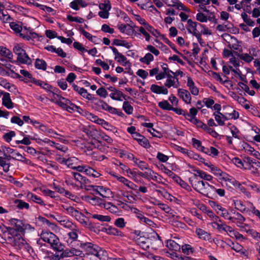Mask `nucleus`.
<instances>
[{
  "mask_svg": "<svg viewBox=\"0 0 260 260\" xmlns=\"http://www.w3.org/2000/svg\"><path fill=\"white\" fill-rule=\"evenodd\" d=\"M9 224L12 227L6 226L3 224V233L8 235L7 239L13 245H20L24 242V222L22 220L16 218L9 220Z\"/></svg>",
  "mask_w": 260,
  "mask_h": 260,
  "instance_id": "1",
  "label": "nucleus"
},
{
  "mask_svg": "<svg viewBox=\"0 0 260 260\" xmlns=\"http://www.w3.org/2000/svg\"><path fill=\"white\" fill-rule=\"evenodd\" d=\"M41 239L50 245V247L53 250L61 252L64 249V246L60 242L58 237L52 232H42L41 234Z\"/></svg>",
  "mask_w": 260,
  "mask_h": 260,
  "instance_id": "2",
  "label": "nucleus"
},
{
  "mask_svg": "<svg viewBox=\"0 0 260 260\" xmlns=\"http://www.w3.org/2000/svg\"><path fill=\"white\" fill-rule=\"evenodd\" d=\"M54 103L63 110L69 112L71 113L73 111H76L81 115H84V110L80 106L76 105L74 103H72L71 105H67V104H64V102L61 101H55Z\"/></svg>",
  "mask_w": 260,
  "mask_h": 260,
  "instance_id": "3",
  "label": "nucleus"
},
{
  "mask_svg": "<svg viewBox=\"0 0 260 260\" xmlns=\"http://www.w3.org/2000/svg\"><path fill=\"white\" fill-rule=\"evenodd\" d=\"M80 247L83 249L87 254L95 255L99 246L90 242L80 243Z\"/></svg>",
  "mask_w": 260,
  "mask_h": 260,
  "instance_id": "4",
  "label": "nucleus"
},
{
  "mask_svg": "<svg viewBox=\"0 0 260 260\" xmlns=\"http://www.w3.org/2000/svg\"><path fill=\"white\" fill-rule=\"evenodd\" d=\"M137 174H138L139 176L143 177L147 180L152 179L153 181H158V178L159 180H161L162 179V177L161 176L158 175L151 169H149L148 172H137Z\"/></svg>",
  "mask_w": 260,
  "mask_h": 260,
  "instance_id": "5",
  "label": "nucleus"
},
{
  "mask_svg": "<svg viewBox=\"0 0 260 260\" xmlns=\"http://www.w3.org/2000/svg\"><path fill=\"white\" fill-rule=\"evenodd\" d=\"M109 48L112 50L115 55L114 59L120 63L123 66H126L127 64H131V62L127 60L126 57L122 53L118 52V50L114 47L110 46Z\"/></svg>",
  "mask_w": 260,
  "mask_h": 260,
  "instance_id": "6",
  "label": "nucleus"
},
{
  "mask_svg": "<svg viewBox=\"0 0 260 260\" xmlns=\"http://www.w3.org/2000/svg\"><path fill=\"white\" fill-rule=\"evenodd\" d=\"M114 177L117 178V180L119 182L123 183L126 186L132 189V190L135 191L136 193H138V185L134 183L133 182L128 180L126 178L124 177L121 176H118L116 174L112 175Z\"/></svg>",
  "mask_w": 260,
  "mask_h": 260,
  "instance_id": "7",
  "label": "nucleus"
},
{
  "mask_svg": "<svg viewBox=\"0 0 260 260\" xmlns=\"http://www.w3.org/2000/svg\"><path fill=\"white\" fill-rule=\"evenodd\" d=\"M148 239H150L151 240L154 241L151 243V245L155 249L161 247L163 245L161 237L156 232L151 233L150 236L148 237Z\"/></svg>",
  "mask_w": 260,
  "mask_h": 260,
  "instance_id": "8",
  "label": "nucleus"
},
{
  "mask_svg": "<svg viewBox=\"0 0 260 260\" xmlns=\"http://www.w3.org/2000/svg\"><path fill=\"white\" fill-rule=\"evenodd\" d=\"M75 218L81 223L90 229L91 231L95 232V227L93 224L89 220L85 219L86 217L83 213L79 212V215H78V216H75Z\"/></svg>",
  "mask_w": 260,
  "mask_h": 260,
  "instance_id": "9",
  "label": "nucleus"
},
{
  "mask_svg": "<svg viewBox=\"0 0 260 260\" xmlns=\"http://www.w3.org/2000/svg\"><path fill=\"white\" fill-rule=\"evenodd\" d=\"M178 95L186 104H190L191 96L190 92L186 89L179 88L177 90Z\"/></svg>",
  "mask_w": 260,
  "mask_h": 260,
  "instance_id": "10",
  "label": "nucleus"
},
{
  "mask_svg": "<svg viewBox=\"0 0 260 260\" xmlns=\"http://www.w3.org/2000/svg\"><path fill=\"white\" fill-rule=\"evenodd\" d=\"M3 94L2 98V105L8 109H11L14 107V103L12 102L10 93L6 92H1Z\"/></svg>",
  "mask_w": 260,
  "mask_h": 260,
  "instance_id": "11",
  "label": "nucleus"
},
{
  "mask_svg": "<svg viewBox=\"0 0 260 260\" xmlns=\"http://www.w3.org/2000/svg\"><path fill=\"white\" fill-rule=\"evenodd\" d=\"M161 38L165 43L168 44L174 51L175 53L180 55L182 57L186 60L189 64H191V62L189 61L188 58L181 53L176 48L175 45L172 42H171L168 38L165 37L164 35H161Z\"/></svg>",
  "mask_w": 260,
  "mask_h": 260,
  "instance_id": "12",
  "label": "nucleus"
},
{
  "mask_svg": "<svg viewBox=\"0 0 260 260\" xmlns=\"http://www.w3.org/2000/svg\"><path fill=\"white\" fill-rule=\"evenodd\" d=\"M150 90L152 92L156 94L166 95L168 93V90L167 88L156 84H152L150 86Z\"/></svg>",
  "mask_w": 260,
  "mask_h": 260,
  "instance_id": "13",
  "label": "nucleus"
},
{
  "mask_svg": "<svg viewBox=\"0 0 260 260\" xmlns=\"http://www.w3.org/2000/svg\"><path fill=\"white\" fill-rule=\"evenodd\" d=\"M189 167L190 168L192 169L193 172L197 173L198 177H200L201 178L209 181H211L212 180L213 177L211 175L207 174L203 171L196 169L191 166H189Z\"/></svg>",
  "mask_w": 260,
  "mask_h": 260,
  "instance_id": "14",
  "label": "nucleus"
},
{
  "mask_svg": "<svg viewBox=\"0 0 260 260\" xmlns=\"http://www.w3.org/2000/svg\"><path fill=\"white\" fill-rule=\"evenodd\" d=\"M196 233L200 239L209 242L211 241L212 238L211 234L205 230L201 228H197L196 230Z\"/></svg>",
  "mask_w": 260,
  "mask_h": 260,
  "instance_id": "15",
  "label": "nucleus"
},
{
  "mask_svg": "<svg viewBox=\"0 0 260 260\" xmlns=\"http://www.w3.org/2000/svg\"><path fill=\"white\" fill-rule=\"evenodd\" d=\"M187 86L192 94L197 95L199 94V90L198 88L195 86V84L192 79L190 77H188L187 79Z\"/></svg>",
  "mask_w": 260,
  "mask_h": 260,
  "instance_id": "16",
  "label": "nucleus"
},
{
  "mask_svg": "<svg viewBox=\"0 0 260 260\" xmlns=\"http://www.w3.org/2000/svg\"><path fill=\"white\" fill-rule=\"evenodd\" d=\"M89 187L92 188L93 190L95 191L97 194H99L103 198H106V196L104 195L107 191H110V189L104 187L103 186H96L90 185L88 186Z\"/></svg>",
  "mask_w": 260,
  "mask_h": 260,
  "instance_id": "17",
  "label": "nucleus"
},
{
  "mask_svg": "<svg viewBox=\"0 0 260 260\" xmlns=\"http://www.w3.org/2000/svg\"><path fill=\"white\" fill-rule=\"evenodd\" d=\"M57 221L59 222L60 225L63 227L71 230H73L75 227L72 221L65 218L59 217V220H57Z\"/></svg>",
  "mask_w": 260,
  "mask_h": 260,
  "instance_id": "18",
  "label": "nucleus"
},
{
  "mask_svg": "<svg viewBox=\"0 0 260 260\" xmlns=\"http://www.w3.org/2000/svg\"><path fill=\"white\" fill-rule=\"evenodd\" d=\"M32 83L35 84V85L37 86H39L42 88L45 89L46 91L49 92L50 90L52 88V86L45 83V82L40 80H37L36 79H34L32 80Z\"/></svg>",
  "mask_w": 260,
  "mask_h": 260,
  "instance_id": "19",
  "label": "nucleus"
},
{
  "mask_svg": "<svg viewBox=\"0 0 260 260\" xmlns=\"http://www.w3.org/2000/svg\"><path fill=\"white\" fill-rule=\"evenodd\" d=\"M198 23L197 22L193 21L191 19H189L187 20V25L186 26V28L188 32L190 34L193 35L194 32H198L197 29V27Z\"/></svg>",
  "mask_w": 260,
  "mask_h": 260,
  "instance_id": "20",
  "label": "nucleus"
},
{
  "mask_svg": "<svg viewBox=\"0 0 260 260\" xmlns=\"http://www.w3.org/2000/svg\"><path fill=\"white\" fill-rule=\"evenodd\" d=\"M0 54L2 56L8 58L9 61L12 63H15V61L12 60L13 54L10 50L3 46L0 47Z\"/></svg>",
  "mask_w": 260,
  "mask_h": 260,
  "instance_id": "21",
  "label": "nucleus"
},
{
  "mask_svg": "<svg viewBox=\"0 0 260 260\" xmlns=\"http://www.w3.org/2000/svg\"><path fill=\"white\" fill-rule=\"evenodd\" d=\"M166 246L171 250L178 251L181 249V246L173 240H168L166 243Z\"/></svg>",
  "mask_w": 260,
  "mask_h": 260,
  "instance_id": "22",
  "label": "nucleus"
},
{
  "mask_svg": "<svg viewBox=\"0 0 260 260\" xmlns=\"http://www.w3.org/2000/svg\"><path fill=\"white\" fill-rule=\"evenodd\" d=\"M14 203L16 208L19 210L28 209L29 208L28 203L20 199H15L14 201Z\"/></svg>",
  "mask_w": 260,
  "mask_h": 260,
  "instance_id": "23",
  "label": "nucleus"
},
{
  "mask_svg": "<svg viewBox=\"0 0 260 260\" xmlns=\"http://www.w3.org/2000/svg\"><path fill=\"white\" fill-rule=\"evenodd\" d=\"M27 198L32 202L41 206H45V204L41 198L32 193L29 192L27 196Z\"/></svg>",
  "mask_w": 260,
  "mask_h": 260,
  "instance_id": "24",
  "label": "nucleus"
},
{
  "mask_svg": "<svg viewBox=\"0 0 260 260\" xmlns=\"http://www.w3.org/2000/svg\"><path fill=\"white\" fill-rule=\"evenodd\" d=\"M86 200L90 202L92 205L100 206L104 201L103 199L98 197H92L90 196H85Z\"/></svg>",
  "mask_w": 260,
  "mask_h": 260,
  "instance_id": "25",
  "label": "nucleus"
},
{
  "mask_svg": "<svg viewBox=\"0 0 260 260\" xmlns=\"http://www.w3.org/2000/svg\"><path fill=\"white\" fill-rule=\"evenodd\" d=\"M234 205L235 206V208L242 213L247 211L245 205L244 204L243 202L241 200H234Z\"/></svg>",
  "mask_w": 260,
  "mask_h": 260,
  "instance_id": "26",
  "label": "nucleus"
},
{
  "mask_svg": "<svg viewBox=\"0 0 260 260\" xmlns=\"http://www.w3.org/2000/svg\"><path fill=\"white\" fill-rule=\"evenodd\" d=\"M47 64L46 62L43 59L37 58L35 63V67L38 70H42L46 71Z\"/></svg>",
  "mask_w": 260,
  "mask_h": 260,
  "instance_id": "27",
  "label": "nucleus"
},
{
  "mask_svg": "<svg viewBox=\"0 0 260 260\" xmlns=\"http://www.w3.org/2000/svg\"><path fill=\"white\" fill-rule=\"evenodd\" d=\"M25 54H23L24 56V58L17 57L16 62H18L21 64L30 65L32 63V60L29 56L27 54L26 52L24 53Z\"/></svg>",
  "mask_w": 260,
  "mask_h": 260,
  "instance_id": "28",
  "label": "nucleus"
},
{
  "mask_svg": "<svg viewBox=\"0 0 260 260\" xmlns=\"http://www.w3.org/2000/svg\"><path fill=\"white\" fill-rule=\"evenodd\" d=\"M97 250L95 256L99 257L101 260H107L108 259V253L106 250H103L100 247H99V249Z\"/></svg>",
  "mask_w": 260,
  "mask_h": 260,
  "instance_id": "29",
  "label": "nucleus"
},
{
  "mask_svg": "<svg viewBox=\"0 0 260 260\" xmlns=\"http://www.w3.org/2000/svg\"><path fill=\"white\" fill-rule=\"evenodd\" d=\"M182 252L186 255H190L194 252V249L189 244H185L181 246Z\"/></svg>",
  "mask_w": 260,
  "mask_h": 260,
  "instance_id": "30",
  "label": "nucleus"
},
{
  "mask_svg": "<svg viewBox=\"0 0 260 260\" xmlns=\"http://www.w3.org/2000/svg\"><path fill=\"white\" fill-rule=\"evenodd\" d=\"M106 233L108 235L113 236H119L120 237H122L123 236L122 232L112 226H109L108 228L106 229Z\"/></svg>",
  "mask_w": 260,
  "mask_h": 260,
  "instance_id": "31",
  "label": "nucleus"
},
{
  "mask_svg": "<svg viewBox=\"0 0 260 260\" xmlns=\"http://www.w3.org/2000/svg\"><path fill=\"white\" fill-rule=\"evenodd\" d=\"M62 207L65 210H66L67 213L70 214L72 216L75 217V216H78V215H79V211L75 209L73 207L68 206L66 205H62Z\"/></svg>",
  "mask_w": 260,
  "mask_h": 260,
  "instance_id": "32",
  "label": "nucleus"
},
{
  "mask_svg": "<svg viewBox=\"0 0 260 260\" xmlns=\"http://www.w3.org/2000/svg\"><path fill=\"white\" fill-rule=\"evenodd\" d=\"M194 183L193 185V188L197 192H201L200 190H202V185L201 184L202 180H199L198 178L197 174H194Z\"/></svg>",
  "mask_w": 260,
  "mask_h": 260,
  "instance_id": "33",
  "label": "nucleus"
},
{
  "mask_svg": "<svg viewBox=\"0 0 260 260\" xmlns=\"http://www.w3.org/2000/svg\"><path fill=\"white\" fill-rule=\"evenodd\" d=\"M94 105L96 106V108L98 109H102L106 111L107 107L108 106V104L102 100L98 99L94 102Z\"/></svg>",
  "mask_w": 260,
  "mask_h": 260,
  "instance_id": "34",
  "label": "nucleus"
},
{
  "mask_svg": "<svg viewBox=\"0 0 260 260\" xmlns=\"http://www.w3.org/2000/svg\"><path fill=\"white\" fill-rule=\"evenodd\" d=\"M0 85L11 92L13 91L12 89H11L12 87H14L15 89H16L14 85H11L6 79L2 77L0 78Z\"/></svg>",
  "mask_w": 260,
  "mask_h": 260,
  "instance_id": "35",
  "label": "nucleus"
},
{
  "mask_svg": "<svg viewBox=\"0 0 260 260\" xmlns=\"http://www.w3.org/2000/svg\"><path fill=\"white\" fill-rule=\"evenodd\" d=\"M138 143L144 148H148L150 146L148 140L144 136H142L140 138H135Z\"/></svg>",
  "mask_w": 260,
  "mask_h": 260,
  "instance_id": "36",
  "label": "nucleus"
},
{
  "mask_svg": "<svg viewBox=\"0 0 260 260\" xmlns=\"http://www.w3.org/2000/svg\"><path fill=\"white\" fill-rule=\"evenodd\" d=\"M145 28L147 31L150 32L153 36L155 37L156 38L160 36L161 37V35L160 32L156 29H155L152 26L150 25L149 23L145 26Z\"/></svg>",
  "mask_w": 260,
  "mask_h": 260,
  "instance_id": "37",
  "label": "nucleus"
},
{
  "mask_svg": "<svg viewBox=\"0 0 260 260\" xmlns=\"http://www.w3.org/2000/svg\"><path fill=\"white\" fill-rule=\"evenodd\" d=\"M118 162V164H117L118 166L120 167V168L126 172L127 173H128L132 175L134 177H135L137 174V172L135 171H132L127 166L124 165L122 162H121L120 161L117 160Z\"/></svg>",
  "mask_w": 260,
  "mask_h": 260,
  "instance_id": "38",
  "label": "nucleus"
},
{
  "mask_svg": "<svg viewBox=\"0 0 260 260\" xmlns=\"http://www.w3.org/2000/svg\"><path fill=\"white\" fill-rule=\"evenodd\" d=\"M122 109L128 115L132 114L133 112V107L128 101H124L122 105Z\"/></svg>",
  "mask_w": 260,
  "mask_h": 260,
  "instance_id": "39",
  "label": "nucleus"
},
{
  "mask_svg": "<svg viewBox=\"0 0 260 260\" xmlns=\"http://www.w3.org/2000/svg\"><path fill=\"white\" fill-rule=\"evenodd\" d=\"M154 60V57L150 53H147L145 54L144 57H142L140 59V61L141 62L146 63L149 65L151 61Z\"/></svg>",
  "mask_w": 260,
  "mask_h": 260,
  "instance_id": "40",
  "label": "nucleus"
},
{
  "mask_svg": "<svg viewBox=\"0 0 260 260\" xmlns=\"http://www.w3.org/2000/svg\"><path fill=\"white\" fill-rule=\"evenodd\" d=\"M235 53L240 59L247 63H250L253 59V58L248 53L239 54L237 52H235Z\"/></svg>",
  "mask_w": 260,
  "mask_h": 260,
  "instance_id": "41",
  "label": "nucleus"
},
{
  "mask_svg": "<svg viewBox=\"0 0 260 260\" xmlns=\"http://www.w3.org/2000/svg\"><path fill=\"white\" fill-rule=\"evenodd\" d=\"M159 108L164 110L171 111L172 106L167 100H163L158 103Z\"/></svg>",
  "mask_w": 260,
  "mask_h": 260,
  "instance_id": "42",
  "label": "nucleus"
},
{
  "mask_svg": "<svg viewBox=\"0 0 260 260\" xmlns=\"http://www.w3.org/2000/svg\"><path fill=\"white\" fill-rule=\"evenodd\" d=\"M171 111H173L179 115L184 116L186 119H187V117L190 116V115L186 111H184L181 108H174L172 107Z\"/></svg>",
  "mask_w": 260,
  "mask_h": 260,
  "instance_id": "43",
  "label": "nucleus"
},
{
  "mask_svg": "<svg viewBox=\"0 0 260 260\" xmlns=\"http://www.w3.org/2000/svg\"><path fill=\"white\" fill-rule=\"evenodd\" d=\"M224 231L227 232L228 234L231 237H232L233 235L237 238V235H239V237L242 236V235L238 232H235L231 226L227 225H225V230Z\"/></svg>",
  "mask_w": 260,
  "mask_h": 260,
  "instance_id": "44",
  "label": "nucleus"
},
{
  "mask_svg": "<svg viewBox=\"0 0 260 260\" xmlns=\"http://www.w3.org/2000/svg\"><path fill=\"white\" fill-rule=\"evenodd\" d=\"M10 28L16 33L19 34L21 33L22 30V27L16 23L15 22H12L10 23Z\"/></svg>",
  "mask_w": 260,
  "mask_h": 260,
  "instance_id": "45",
  "label": "nucleus"
},
{
  "mask_svg": "<svg viewBox=\"0 0 260 260\" xmlns=\"http://www.w3.org/2000/svg\"><path fill=\"white\" fill-rule=\"evenodd\" d=\"M99 8L102 11H109L111 9V6L109 0H104V3L99 5Z\"/></svg>",
  "mask_w": 260,
  "mask_h": 260,
  "instance_id": "46",
  "label": "nucleus"
},
{
  "mask_svg": "<svg viewBox=\"0 0 260 260\" xmlns=\"http://www.w3.org/2000/svg\"><path fill=\"white\" fill-rule=\"evenodd\" d=\"M92 218L96 219L101 221H106L109 222L111 220V218L109 216L103 215L100 214H93L92 215Z\"/></svg>",
  "mask_w": 260,
  "mask_h": 260,
  "instance_id": "47",
  "label": "nucleus"
},
{
  "mask_svg": "<svg viewBox=\"0 0 260 260\" xmlns=\"http://www.w3.org/2000/svg\"><path fill=\"white\" fill-rule=\"evenodd\" d=\"M25 52L18 44L15 45L13 48V52L17 55V57H20L21 55L25 54Z\"/></svg>",
  "mask_w": 260,
  "mask_h": 260,
  "instance_id": "48",
  "label": "nucleus"
},
{
  "mask_svg": "<svg viewBox=\"0 0 260 260\" xmlns=\"http://www.w3.org/2000/svg\"><path fill=\"white\" fill-rule=\"evenodd\" d=\"M241 16L244 22H245L248 25L250 26H253L255 25L254 21L250 18H248V15L245 13H242Z\"/></svg>",
  "mask_w": 260,
  "mask_h": 260,
  "instance_id": "49",
  "label": "nucleus"
},
{
  "mask_svg": "<svg viewBox=\"0 0 260 260\" xmlns=\"http://www.w3.org/2000/svg\"><path fill=\"white\" fill-rule=\"evenodd\" d=\"M16 136V133L13 131H10L8 133L5 134L3 138L5 140V141L7 142H10L11 141L13 137Z\"/></svg>",
  "mask_w": 260,
  "mask_h": 260,
  "instance_id": "50",
  "label": "nucleus"
},
{
  "mask_svg": "<svg viewBox=\"0 0 260 260\" xmlns=\"http://www.w3.org/2000/svg\"><path fill=\"white\" fill-rule=\"evenodd\" d=\"M114 224L117 228L122 229L125 226L126 222L123 218L119 217L115 220Z\"/></svg>",
  "mask_w": 260,
  "mask_h": 260,
  "instance_id": "51",
  "label": "nucleus"
},
{
  "mask_svg": "<svg viewBox=\"0 0 260 260\" xmlns=\"http://www.w3.org/2000/svg\"><path fill=\"white\" fill-rule=\"evenodd\" d=\"M234 214L235 216L232 217V218H233V222H234V220H237L239 223L242 224L245 221V217L241 214L235 212Z\"/></svg>",
  "mask_w": 260,
  "mask_h": 260,
  "instance_id": "52",
  "label": "nucleus"
},
{
  "mask_svg": "<svg viewBox=\"0 0 260 260\" xmlns=\"http://www.w3.org/2000/svg\"><path fill=\"white\" fill-rule=\"evenodd\" d=\"M54 188L60 194H63L64 196H71V193L68 191V190H66L63 187H60L59 186H56L55 185H54Z\"/></svg>",
  "mask_w": 260,
  "mask_h": 260,
  "instance_id": "53",
  "label": "nucleus"
},
{
  "mask_svg": "<svg viewBox=\"0 0 260 260\" xmlns=\"http://www.w3.org/2000/svg\"><path fill=\"white\" fill-rule=\"evenodd\" d=\"M0 166L3 167V171L7 173L9 171L10 163H7L3 157H0Z\"/></svg>",
  "mask_w": 260,
  "mask_h": 260,
  "instance_id": "54",
  "label": "nucleus"
},
{
  "mask_svg": "<svg viewBox=\"0 0 260 260\" xmlns=\"http://www.w3.org/2000/svg\"><path fill=\"white\" fill-rule=\"evenodd\" d=\"M96 94L99 95L100 96L104 98H106L108 95V92L106 90V89L104 87H101L99 88L96 91Z\"/></svg>",
  "mask_w": 260,
  "mask_h": 260,
  "instance_id": "55",
  "label": "nucleus"
},
{
  "mask_svg": "<svg viewBox=\"0 0 260 260\" xmlns=\"http://www.w3.org/2000/svg\"><path fill=\"white\" fill-rule=\"evenodd\" d=\"M173 7H175L177 9L181 10L184 11L189 12V10L179 0L176 2L175 4H173Z\"/></svg>",
  "mask_w": 260,
  "mask_h": 260,
  "instance_id": "56",
  "label": "nucleus"
},
{
  "mask_svg": "<svg viewBox=\"0 0 260 260\" xmlns=\"http://www.w3.org/2000/svg\"><path fill=\"white\" fill-rule=\"evenodd\" d=\"M131 12H132V14L134 16L135 19L138 21L140 24L143 25L145 27L148 23L147 22L144 18H141L139 15L135 14L133 13V10H131Z\"/></svg>",
  "mask_w": 260,
  "mask_h": 260,
  "instance_id": "57",
  "label": "nucleus"
},
{
  "mask_svg": "<svg viewBox=\"0 0 260 260\" xmlns=\"http://www.w3.org/2000/svg\"><path fill=\"white\" fill-rule=\"evenodd\" d=\"M67 20L70 22H76L82 23L84 22V19L81 17H73L72 15H68L67 17Z\"/></svg>",
  "mask_w": 260,
  "mask_h": 260,
  "instance_id": "58",
  "label": "nucleus"
},
{
  "mask_svg": "<svg viewBox=\"0 0 260 260\" xmlns=\"http://www.w3.org/2000/svg\"><path fill=\"white\" fill-rule=\"evenodd\" d=\"M131 211L136 214V217L140 220L143 217V213L137 208L130 207Z\"/></svg>",
  "mask_w": 260,
  "mask_h": 260,
  "instance_id": "59",
  "label": "nucleus"
},
{
  "mask_svg": "<svg viewBox=\"0 0 260 260\" xmlns=\"http://www.w3.org/2000/svg\"><path fill=\"white\" fill-rule=\"evenodd\" d=\"M83 115H85L87 119H89L90 120L94 123L96 122V119L98 118V116H97L96 115H95L93 114H92L85 110H84Z\"/></svg>",
  "mask_w": 260,
  "mask_h": 260,
  "instance_id": "60",
  "label": "nucleus"
},
{
  "mask_svg": "<svg viewBox=\"0 0 260 260\" xmlns=\"http://www.w3.org/2000/svg\"><path fill=\"white\" fill-rule=\"evenodd\" d=\"M0 19L4 22H8L9 21L12 19L8 12L7 11L4 12V11L1 13Z\"/></svg>",
  "mask_w": 260,
  "mask_h": 260,
  "instance_id": "61",
  "label": "nucleus"
},
{
  "mask_svg": "<svg viewBox=\"0 0 260 260\" xmlns=\"http://www.w3.org/2000/svg\"><path fill=\"white\" fill-rule=\"evenodd\" d=\"M157 206H158L162 210L164 211L166 213H169L171 210L169 206L166 204H165L159 201H157Z\"/></svg>",
  "mask_w": 260,
  "mask_h": 260,
  "instance_id": "62",
  "label": "nucleus"
},
{
  "mask_svg": "<svg viewBox=\"0 0 260 260\" xmlns=\"http://www.w3.org/2000/svg\"><path fill=\"white\" fill-rule=\"evenodd\" d=\"M104 125H103V128L109 131L110 132H112L114 133H116L117 131V128L113 125H112L110 123H109L108 122L106 121L105 123H104Z\"/></svg>",
  "mask_w": 260,
  "mask_h": 260,
  "instance_id": "63",
  "label": "nucleus"
},
{
  "mask_svg": "<svg viewBox=\"0 0 260 260\" xmlns=\"http://www.w3.org/2000/svg\"><path fill=\"white\" fill-rule=\"evenodd\" d=\"M196 19L201 22H206L208 21L207 17L201 12L197 14Z\"/></svg>",
  "mask_w": 260,
  "mask_h": 260,
  "instance_id": "64",
  "label": "nucleus"
}]
</instances>
